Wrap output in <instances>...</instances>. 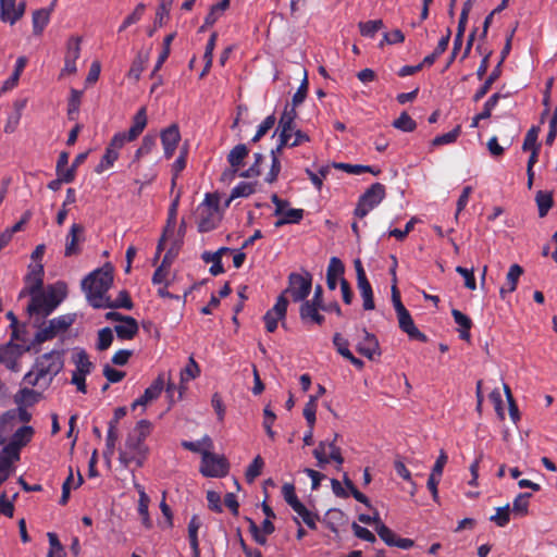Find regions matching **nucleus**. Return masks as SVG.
<instances>
[{"mask_svg":"<svg viewBox=\"0 0 557 557\" xmlns=\"http://www.w3.org/2000/svg\"><path fill=\"white\" fill-rule=\"evenodd\" d=\"M152 430V424L148 420H140L136 423L133 431H131L125 440L124 448L119 451V461L125 468L135 463L137 467H143L149 448L145 441Z\"/></svg>","mask_w":557,"mask_h":557,"instance_id":"obj_1","label":"nucleus"},{"mask_svg":"<svg viewBox=\"0 0 557 557\" xmlns=\"http://www.w3.org/2000/svg\"><path fill=\"white\" fill-rule=\"evenodd\" d=\"M64 367L62 352L49 351L39 356L30 371H28L23 381L32 386L47 387L51 384L54 376H57Z\"/></svg>","mask_w":557,"mask_h":557,"instance_id":"obj_2","label":"nucleus"},{"mask_svg":"<svg viewBox=\"0 0 557 557\" xmlns=\"http://www.w3.org/2000/svg\"><path fill=\"white\" fill-rule=\"evenodd\" d=\"M112 284L113 267L111 263H106L85 276L82 281V288L86 294L88 304L95 309H100L97 305L106 301L108 298L107 293Z\"/></svg>","mask_w":557,"mask_h":557,"instance_id":"obj_3","label":"nucleus"},{"mask_svg":"<svg viewBox=\"0 0 557 557\" xmlns=\"http://www.w3.org/2000/svg\"><path fill=\"white\" fill-rule=\"evenodd\" d=\"M30 301L27 306L29 315H40L46 318L63 301L65 289L62 287L49 286L46 292L39 290L30 295Z\"/></svg>","mask_w":557,"mask_h":557,"instance_id":"obj_4","label":"nucleus"},{"mask_svg":"<svg viewBox=\"0 0 557 557\" xmlns=\"http://www.w3.org/2000/svg\"><path fill=\"white\" fill-rule=\"evenodd\" d=\"M75 322V314L67 313L51 319L48 324L42 323L35 334L34 343L42 344L64 333Z\"/></svg>","mask_w":557,"mask_h":557,"instance_id":"obj_5","label":"nucleus"},{"mask_svg":"<svg viewBox=\"0 0 557 557\" xmlns=\"http://www.w3.org/2000/svg\"><path fill=\"white\" fill-rule=\"evenodd\" d=\"M385 186L381 183L372 184L358 199L354 214L358 219H363L377 207L385 198Z\"/></svg>","mask_w":557,"mask_h":557,"instance_id":"obj_6","label":"nucleus"},{"mask_svg":"<svg viewBox=\"0 0 557 557\" xmlns=\"http://www.w3.org/2000/svg\"><path fill=\"white\" fill-rule=\"evenodd\" d=\"M312 288V275L309 272L304 274L290 273L288 276V286L281 294H289L294 302H304Z\"/></svg>","mask_w":557,"mask_h":557,"instance_id":"obj_7","label":"nucleus"},{"mask_svg":"<svg viewBox=\"0 0 557 557\" xmlns=\"http://www.w3.org/2000/svg\"><path fill=\"white\" fill-rule=\"evenodd\" d=\"M147 123V109L141 107L134 115L129 129L114 134V145L124 146L126 143L134 141L144 132Z\"/></svg>","mask_w":557,"mask_h":557,"instance_id":"obj_8","label":"nucleus"},{"mask_svg":"<svg viewBox=\"0 0 557 557\" xmlns=\"http://www.w3.org/2000/svg\"><path fill=\"white\" fill-rule=\"evenodd\" d=\"M147 123V109L141 107L134 115L129 129L114 134V145L124 146L126 143L134 141L144 132Z\"/></svg>","mask_w":557,"mask_h":557,"instance_id":"obj_9","label":"nucleus"},{"mask_svg":"<svg viewBox=\"0 0 557 557\" xmlns=\"http://www.w3.org/2000/svg\"><path fill=\"white\" fill-rule=\"evenodd\" d=\"M29 349V344H15L12 341L0 345V363L9 370L17 372L20 371V358Z\"/></svg>","mask_w":557,"mask_h":557,"instance_id":"obj_10","label":"nucleus"},{"mask_svg":"<svg viewBox=\"0 0 557 557\" xmlns=\"http://www.w3.org/2000/svg\"><path fill=\"white\" fill-rule=\"evenodd\" d=\"M228 471V463L224 457L210 453L208 449L202 451L200 472L207 478L223 476Z\"/></svg>","mask_w":557,"mask_h":557,"instance_id":"obj_11","label":"nucleus"},{"mask_svg":"<svg viewBox=\"0 0 557 557\" xmlns=\"http://www.w3.org/2000/svg\"><path fill=\"white\" fill-rule=\"evenodd\" d=\"M354 267L357 274V287L360 292V296L363 300V309L364 310H373L374 299H373V290L372 286L367 277L366 271L363 269L362 262L360 259H356L354 261Z\"/></svg>","mask_w":557,"mask_h":557,"instance_id":"obj_12","label":"nucleus"},{"mask_svg":"<svg viewBox=\"0 0 557 557\" xmlns=\"http://www.w3.org/2000/svg\"><path fill=\"white\" fill-rule=\"evenodd\" d=\"M288 307L286 296L280 295L274 306L265 312L263 321L269 333H273L277 329V322L285 319Z\"/></svg>","mask_w":557,"mask_h":557,"instance_id":"obj_13","label":"nucleus"},{"mask_svg":"<svg viewBox=\"0 0 557 557\" xmlns=\"http://www.w3.org/2000/svg\"><path fill=\"white\" fill-rule=\"evenodd\" d=\"M375 531L380 539L387 546H395L401 549H409L414 546L413 540L407 537H399L392 529H389L381 521H379L377 525H375Z\"/></svg>","mask_w":557,"mask_h":557,"instance_id":"obj_14","label":"nucleus"},{"mask_svg":"<svg viewBox=\"0 0 557 557\" xmlns=\"http://www.w3.org/2000/svg\"><path fill=\"white\" fill-rule=\"evenodd\" d=\"M81 55V38L72 36L66 44V52L64 57V66L61 76L73 75L77 72L76 61Z\"/></svg>","mask_w":557,"mask_h":557,"instance_id":"obj_15","label":"nucleus"},{"mask_svg":"<svg viewBox=\"0 0 557 557\" xmlns=\"http://www.w3.org/2000/svg\"><path fill=\"white\" fill-rule=\"evenodd\" d=\"M396 314L399 329L406 333L410 339L421 343L428 342V336L416 326L410 312L406 308L397 311Z\"/></svg>","mask_w":557,"mask_h":557,"instance_id":"obj_16","label":"nucleus"},{"mask_svg":"<svg viewBox=\"0 0 557 557\" xmlns=\"http://www.w3.org/2000/svg\"><path fill=\"white\" fill-rule=\"evenodd\" d=\"M83 242H85V227L79 223H73L66 235L64 256L72 257L79 255V243Z\"/></svg>","mask_w":557,"mask_h":557,"instance_id":"obj_17","label":"nucleus"},{"mask_svg":"<svg viewBox=\"0 0 557 557\" xmlns=\"http://www.w3.org/2000/svg\"><path fill=\"white\" fill-rule=\"evenodd\" d=\"M161 144L164 150L165 159H171L181 140V133L177 124H171L161 131Z\"/></svg>","mask_w":557,"mask_h":557,"instance_id":"obj_18","label":"nucleus"},{"mask_svg":"<svg viewBox=\"0 0 557 557\" xmlns=\"http://www.w3.org/2000/svg\"><path fill=\"white\" fill-rule=\"evenodd\" d=\"M126 416L125 407H117L114 410L113 418L109 421L108 425V434H107V443H106V454L113 455L115 449V444L119 438L117 434V423L119 421Z\"/></svg>","mask_w":557,"mask_h":557,"instance_id":"obj_19","label":"nucleus"},{"mask_svg":"<svg viewBox=\"0 0 557 557\" xmlns=\"http://www.w3.org/2000/svg\"><path fill=\"white\" fill-rule=\"evenodd\" d=\"M222 219L221 212H214L212 210H201L197 208V227L198 232L207 233L218 227Z\"/></svg>","mask_w":557,"mask_h":557,"instance_id":"obj_20","label":"nucleus"},{"mask_svg":"<svg viewBox=\"0 0 557 557\" xmlns=\"http://www.w3.org/2000/svg\"><path fill=\"white\" fill-rule=\"evenodd\" d=\"M362 332L364 337L357 344V351L368 359L373 360L375 356H381L379 341L374 334L369 333L366 329H363Z\"/></svg>","mask_w":557,"mask_h":557,"instance_id":"obj_21","label":"nucleus"},{"mask_svg":"<svg viewBox=\"0 0 557 557\" xmlns=\"http://www.w3.org/2000/svg\"><path fill=\"white\" fill-rule=\"evenodd\" d=\"M521 274L522 268L518 263H515L510 267L506 275V280L499 290L502 299L509 302V298L516 290Z\"/></svg>","mask_w":557,"mask_h":557,"instance_id":"obj_22","label":"nucleus"},{"mask_svg":"<svg viewBox=\"0 0 557 557\" xmlns=\"http://www.w3.org/2000/svg\"><path fill=\"white\" fill-rule=\"evenodd\" d=\"M0 2V20L4 23L15 24L25 12L26 3L21 1L18 4L12 2V4Z\"/></svg>","mask_w":557,"mask_h":557,"instance_id":"obj_23","label":"nucleus"},{"mask_svg":"<svg viewBox=\"0 0 557 557\" xmlns=\"http://www.w3.org/2000/svg\"><path fill=\"white\" fill-rule=\"evenodd\" d=\"M345 267L344 263L337 257L330 259L326 270V285L329 289L334 290L337 287V281H342L344 277Z\"/></svg>","mask_w":557,"mask_h":557,"instance_id":"obj_24","label":"nucleus"},{"mask_svg":"<svg viewBox=\"0 0 557 557\" xmlns=\"http://www.w3.org/2000/svg\"><path fill=\"white\" fill-rule=\"evenodd\" d=\"M321 308L312 302H302L299 308V315L304 323H314L321 325L325 318L320 313Z\"/></svg>","mask_w":557,"mask_h":557,"instance_id":"obj_25","label":"nucleus"},{"mask_svg":"<svg viewBox=\"0 0 557 557\" xmlns=\"http://www.w3.org/2000/svg\"><path fill=\"white\" fill-rule=\"evenodd\" d=\"M296 108L290 107L289 103H286L284 111L282 112L278 125L276 131H281L287 133L293 136V132L297 128L296 117H297Z\"/></svg>","mask_w":557,"mask_h":557,"instance_id":"obj_26","label":"nucleus"},{"mask_svg":"<svg viewBox=\"0 0 557 557\" xmlns=\"http://www.w3.org/2000/svg\"><path fill=\"white\" fill-rule=\"evenodd\" d=\"M25 280L29 295L41 290L44 285V265L41 263H37L34 267H30L29 273L26 275Z\"/></svg>","mask_w":557,"mask_h":557,"instance_id":"obj_27","label":"nucleus"},{"mask_svg":"<svg viewBox=\"0 0 557 557\" xmlns=\"http://www.w3.org/2000/svg\"><path fill=\"white\" fill-rule=\"evenodd\" d=\"M114 331L117 338L122 341H129L137 335L139 327L136 319L128 315L123 322H121V324L114 326Z\"/></svg>","mask_w":557,"mask_h":557,"instance_id":"obj_28","label":"nucleus"},{"mask_svg":"<svg viewBox=\"0 0 557 557\" xmlns=\"http://www.w3.org/2000/svg\"><path fill=\"white\" fill-rule=\"evenodd\" d=\"M100 309H126L132 310L134 307V302L129 296V293L126 289L120 290L117 297L114 300H111V298L108 296L106 301L103 304H98Z\"/></svg>","mask_w":557,"mask_h":557,"instance_id":"obj_29","label":"nucleus"},{"mask_svg":"<svg viewBox=\"0 0 557 557\" xmlns=\"http://www.w3.org/2000/svg\"><path fill=\"white\" fill-rule=\"evenodd\" d=\"M201 527V519L199 518V516L194 515L188 522V541L191 548L193 557H200L198 531Z\"/></svg>","mask_w":557,"mask_h":557,"instance_id":"obj_30","label":"nucleus"},{"mask_svg":"<svg viewBox=\"0 0 557 557\" xmlns=\"http://www.w3.org/2000/svg\"><path fill=\"white\" fill-rule=\"evenodd\" d=\"M123 146L114 145V136L111 138L108 147L106 148L104 154L102 156L99 164L96 168L97 173H101L104 170L113 166L114 162L119 159V150Z\"/></svg>","mask_w":557,"mask_h":557,"instance_id":"obj_31","label":"nucleus"},{"mask_svg":"<svg viewBox=\"0 0 557 557\" xmlns=\"http://www.w3.org/2000/svg\"><path fill=\"white\" fill-rule=\"evenodd\" d=\"M150 52L149 50H140L134 58L129 71L127 73V77L133 78L135 82H138L141 73L145 71L146 65L149 61Z\"/></svg>","mask_w":557,"mask_h":557,"instance_id":"obj_32","label":"nucleus"},{"mask_svg":"<svg viewBox=\"0 0 557 557\" xmlns=\"http://www.w3.org/2000/svg\"><path fill=\"white\" fill-rule=\"evenodd\" d=\"M200 374V368L194 357H189L187 364L181 370L180 397L186 389L185 384L195 380Z\"/></svg>","mask_w":557,"mask_h":557,"instance_id":"obj_33","label":"nucleus"},{"mask_svg":"<svg viewBox=\"0 0 557 557\" xmlns=\"http://www.w3.org/2000/svg\"><path fill=\"white\" fill-rule=\"evenodd\" d=\"M248 147L245 144H238L227 154V162L234 169V171H238L244 164V160L248 157Z\"/></svg>","mask_w":557,"mask_h":557,"instance_id":"obj_34","label":"nucleus"},{"mask_svg":"<svg viewBox=\"0 0 557 557\" xmlns=\"http://www.w3.org/2000/svg\"><path fill=\"white\" fill-rule=\"evenodd\" d=\"M72 361L75 364L74 372H78V374H90L94 369V363L89 360L88 354L84 349L73 354Z\"/></svg>","mask_w":557,"mask_h":557,"instance_id":"obj_35","label":"nucleus"},{"mask_svg":"<svg viewBox=\"0 0 557 557\" xmlns=\"http://www.w3.org/2000/svg\"><path fill=\"white\" fill-rule=\"evenodd\" d=\"M34 429L30 425H23L18 428L12 435L9 443L14 444L17 448L25 447L34 436Z\"/></svg>","mask_w":557,"mask_h":557,"instance_id":"obj_36","label":"nucleus"},{"mask_svg":"<svg viewBox=\"0 0 557 557\" xmlns=\"http://www.w3.org/2000/svg\"><path fill=\"white\" fill-rule=\"evenodd\" d=\"M450 35L451 30L450 28H447L446 34L438 40L437 46L433 50V52L424 57V59L422 60V64H425L426 66H431L434 64L436 59L446 51L449 45Z\"/></svg>","mask_w":557,"mask_h":557,"instance_id":"obj_37","label":"nucleus"},{"mask_svg":"<svg viewBox=\"0 0 557 557\" xmlns=\"http://www.w3.org/2000/svg\"><path fill=\"white\" fill-rule=\"evenodd\" d=\"M451 315L454 318L455 323L460 326V330H459L460 338L463 341H469L470 329L472 326L471 319L457 309L451 310Z\"/></svg>","mask_w":557,"mask_h":557,"instance_id":"obj_38","label":"nucleus"},{"mask_svg":"<svg viewBox=\"0 0 557 557\" xmlns=\"http://www.w3.org/2000/svg\"><path fill=\"white\" fill-rule=\"evenodd\" d=\"M304 209H288L281 214L280 219L275 221L274 226L276 228L282 227L286 224H298L304 219Z\"/></svg>","mask_w":557,"mask_h":557,"instance_id":"obj_39","label":"nucleus"},{"mask_svg":"<svg viewBox=\"0 0 557 557\" xmlns=\"http://www.w3.org/2000/svg\"><path fill=\"white\" fill-rule=\"evenodd\" d=\"M255 183L239 182L231 191L228 199L225 201L224 207H230L231 202L239 197H248L255 193Z\"/></svg>","mask_w":557,"mask_h":557,"instance_id":"obj_40","label":"nucleus"},{"mask_svg":"<svg viewBox=\"0 0 557 557\" xmlns=\"http://www.w3.org/2000/svg\"><path fill=\"white\" fill-rule=\"evenodd\" d=\"M15 410L11 409L0 414V445L7 443V435L12 431V422L15 420Z\"/></svg>","mask_w":557,"mask_h":557,"instance_id":"obj_41","label":"nucleus"},{"mask_svg":"<svg viewBox=\"0 0 557 557\" xmlns=\"http://www.w3.org/2000/svg\"><path fill=\"white\" fill-rule=\"evenodd\" d=\"M333 166L335 169L342 170L348 174H354V175H360L362 173H371L373 175H377L380 173V170L375 171L372 166L362 165V164H350V163L339 162V163H333Z\"/></svg>","mask_w":557,"mask_h":557,"instance_id":"obj_42","label":"nucleus"},{"mask_svg":"<svg viewBox=\"0 0 557 557\" xmlns=\"http://www.w3.org/2000/svg\"><path fill=\"white\" fill-rule=\"evenodd\" d=\"M157 146V136L147 134L143 140L139 148L135 151L134 159L131 163V166L136 163L141 157L149 154Z\"/></svg>","mask_w":557,"mask_h":557,"instance_id":"obj_43","label":"nucleus"},{"mask_svg":"<svg viewBox=\"0 0 557 557\" xmlns=\"http://www.w3.org/2000/svg\"><path fill=\"white\" fill-rule=\"evenodd\" d=\"M540 218L547 215L554 205L553 194L550 191L539 190L535 197Z\"/></svg>","mask_w":557,"mask_h":557,"instance_id":"obj_44","label":"nucleus"},{"mask_svg":"<svg viewBox=\"0 0 557 557\" xmlns=\"http://www.w3.org/2000/svg\"><path fill=\"white\" fill-rule=\"evenodd\" d=\"M50 21V10L40 9L33 13V32L40 35Z\"/></svg>","mask_w":557,"mask_h":557,"instance_id":"obj_45","label":"nucleus"},{"mask_svg":"<svg viewBox=\"0 0 557 557\" xmlns=\"http://www.w3.org/2000/svg\"><path fill=\"white\" fill-rule=\"evenodd\" d=\"M149 503L150 498L146 492L140 493V498L138 499V513L141 517V522L146 529L152 528V521L149 516Z\"/></svg>","mask_w":557,"mask_h":557,"instance_id":"obj_46","label":"nucleus"},{"mask_svg":"<svg viewBox=\"0 0 557 557\" xmlns=\"http://www.w3.org/2000/svg\"><path fill=\"white\" fill-rule=\"evenodd\" d=\"M360 34L363 37L374 38L376 33L384 27L382 20H371L367 22H360L358 24Z\"/></svg>","mask_w":557,"mask_h":557,"instance_id":"obj_47","label":"nucleus"},{"mask_svg":"<svg viewBox=\"0 0 557 557\" xmlns=\"http://www.w3.org/2000/svg\"><path fill=\"white\" fill-rule=\"evenodd\" d=\"M500 71L498 66L494 69L487 76L483 85L473 95V101H480L491 89L492 85L498 79Z\"/></svg>","mask_w":557,"mask_h":557,"instance_id":"obj_48","label":"nucleus"},{"mask_svg":"<svg viewBox=\"0 0 557 557\" xmlns=\"http://www.w3.org/2000/svg\"><path fill=\"white\" fill-rule=\"evenodd\" d=\"M164 379H163V375H159L151 384L150 386H148L145 392H144V398L145 400H149L152 401L154 399H157L162 389L164 388Z\"/></svg>","mask_w":557,"mask_h":557,"instance_id":"obj_49","label":"nucleus"},{"mask_svg":"<svg viewBox=\"0 0 557 557\" xmlns=\"http://www.w3.org/2000/svg\"><path fill=\"white\" fill-rule=\"evenodd\" d=\"M83 92L81 90L71 89V95L67 102V116L70 120H75L79 111L81 99Z\"/></svg>","mask_w":557,"mask_h":557,"instance_id":"obj_50","label":"nucleus"},{"mask_svg":"<svg viewBox=\"0 0 557 557\" xmlns=\"http://www.w3.org/2000/svg\"><path fill=\"white\" fill-rule=\"evenodd\" d=\"M344 520L345 515L341 509L332 508L325 515V523L333 532L337 531V527L344 523Z\"/></svg>","mask_w":557,"mask_h":557,"instance_id":"obj_51","label":"nucleus"},{"mask_svg":"<svg viewBox=\"0 0 557 557\" xmlns=\"http://www.w3.org/2000/svg\"><path fill=\"white\" fill-rule=\"evenodd\" d=\"M393 126L397 129L409 133L417 128V123L407 112H403L393 122Z\"/></svg>","mask_w":557,"mask_h":557,"instance_id":"obj_52","label":"nucleus"},{"mask_svg":"<svg viewBox=\"0 0 557 557\" xmlns=\"http://www.w3.org/2000/svg\"><path fill=\"white\" fill-rule=\"evenodd\" d=\"M263 467H264V461H263L262 457L258 455L252 460V462L248 466V468L245 472L246 481L248 483H252L261 474Z\"/></svg>","mask_w":557,"mask_h":557,"instance_id":"obj_53","label":"nucleus"},{"mask_svg":"<svg viewBox=\"0 0 557 557\" xmlns=\"http://www.w3.org/2000/svg\"><path fill=\"white\" fill-rule=\"evenodd\" d=\"M282 494L285 502L293 508V510H297L301 505H304L297 497L295 493V486L290 483H285L282 487Z\"/></svg>","mask_w":557,"mask_h":557,"instance_id":"obj_54","label":"nucleus"},{"mask_svg":"<svg viewBox=\"0 0 557 557\" xmlns=\"http://www.w3.org/2000/svg\"><path fill=\"white\" fill-rule=\"evenodd\" d=\"M230 7L228 0H221L212 5L210 12L206 15V25H213L227 8Z\"/></svg>","mask_w":557,"mask_h":557,"instance_id":"obj_55","label":"nucleus"},{"mask_svg":"<svg viewBox=\"0 0 557 557\" xmlns=\"http://www.w3.org/2000/svg\"><path fill=\"white\" fill-rule=\"evenodd\" d=\"M460 133H461V127H460V125H457L450 132L436 136L432 140V145L433 146H443V145L453 144L457 140Z\"/></svg>","mask_w":557,"mask_h":557,"instance_id":"obj_56","label":"nucleus"},{"mask_svg":"<svg viewBox=\"0 0 557 557\" xmlns=\"http://www.w3.org/2000/svg\"><path fill=\"white\" fill-rule=\"evenodd\" d=\"M317 396H310L308 403L304 408V417L308 423V426L313 429L315 423V412H317Z\"/></svg>","mask_w":557,"mask_h":557,"instance_id":"obj_57","label":"nucleus"},{"mask_svg":"<svg viewBox=\"0 0 557 557\" xmlns=\"http://www.w3.org/2000/svg\"><path fill=\"white\" fill-rule=\"evenodd\" d=\"M182 447L193 451V453H200L202 455L201 446L205 445L206 449H210L212 447V441L209 436H205L201 441L197 442H190V441H182L181 443Z\"/></svg>","mask_w":557,"mask_h":557,"instance_id":"obj_58","label":"nucleus"},{"mask_svg":"<svg viewBox=\"0 0 557 557\" xmlns=\"http://www.w3.org/2000/svg\"><path fill=\"white\" fill-rule=\"evenodd\" d=\"M490 520L494 522L497 527H505L508 524L510 520V507L509 505H505L503 507H498L496 509V513L490 517Z\"/></svg>","mask_w":557,"mask_h":557,"instance_id":"obj_59","label":"nucleus"},{"mask_svg":"<svg viewBox=\"0 0 557 557\" xmlns=\"http://www.w3.org/2000/svg\"><path fill=\"white\" fill-rule=\"evenodd\" d=\"M308 86H309L308 76H307V72L305 71L304 79H302L300 86L298 87L297 91L294 94V96L292 98V103H289L290 107L297 108L299 104H301L305 101L307 94H308Z\"/></svg>","mask_w":557,"mask_h":557,"instance_id":"obj_60","label":"nucleus"},{"mask_svg":"<svg viewBox=\"0 0 557 557\" xmlns=\"http://www.w3.org/2000/svg\"><path fill=\"white\" fill-rule=\"evenodd\" d=\"M276 119L274 114L268 115L258 126L257 133L251 138L252 143H258L275 124Z\"/></svg>","mask_w":557,"mask_h":557,"instance_id":"obj_61","label":"nucleus"},{"mask_svg":"<svg viewBox=\"0 0 557 557\" xmlns=\"http://www.w3.org/2000/svg\"><path fill=\"white\" fill-rule=\"evenodd\" d=\"M253 158H255V162L252 163V165L243 171L239 176L240 177H244V178H250V177H257L261 174V163L263 162V154L260 153V152H256L253 154Z\"/></svg>","mask_w":557,"mask_h":557,"instance_id":"obj_62","label":"nucleus"},{"mask_svg":"<svg viewBox=\"0 0 557 557\" xmlns=\"http://www.w3.org/2000/svg\"><path fill=\"white\" fill-rule=\"evenodd\" d=\"M113 342V333L110 327H103L98 332V350H107Z\"/></svg>","mask_w":557,"mask_h":557,"instance_id":"obj_63","label":"nucleus"},{"mask_svg":"<svg viewBox=\"0 0 557 557\" xmlns=\"http://www.w3.org/2000/svg\"><path fill=\"white\" fill-rule=\"evenodd\" d=\"M201 210H212L220 212V196L216 193H208L203 201L198 206Z\"/></svg>","mask_w":557,"mask_h":557,"instance_id":"obj_64","label":"nucleus"}]
</instances>
